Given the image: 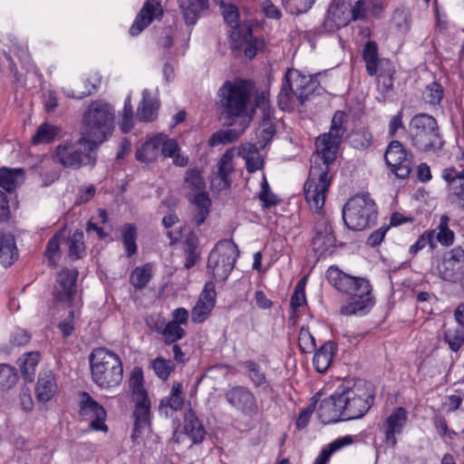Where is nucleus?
<instances>
[{"label": "nucleus", "instance_id": "1", "mask_svg": "<svg viewBox=\"0 0 464 464\" xmlns=\"http://www.w3.org/2000/svg\"><path fill=\"white\" fill-rule=\"evenodd\" d=\"M326 279L338 292L349 295L340 308L343 315H365L375 304L370 281L364 277L353 276L338 266H331L326 271Z\"/></svg>", "mask_w": 464, "mask_h": 464}, {"label": "nucleus", "instance_id": "2", "mask_svg": "<svg viewBox=\"0 0 464 464\" xmlns=\"http://www.w3.org/2000/svg\"><path fill=\"white\" fill-rule=\"evenodd\" d=\"M253 91V82L240 78L226 81L218 89V97L226 125L232 126L237 121H250L248 111Z\"/></svg>", "mask_w": 464, "mask_h": 464}, {"label": "nucleus", "instance_id": "3", "mask_svg": "<svg viewBox=\"0 0 464 464\" xmlns=\"http://www.w3.org/2000/svg\"><path fill=\"white\" fill-rule=\"evenodd\" d=\"M342 403L343 420H350L363 417L373 405L375 390L364 380L345 381L337 387Z\"/></svg>", "mask_w": 464, "mask_h": 464}, {"label": "nucleus", "instance_id": "4", "mask_svg": "<svg viewBox=\"0 0 464 464\" xmlns=\"http://www.w3.org/2000/svg\"><path fill=\"white\" fill-rule=\"evenodd\" d=\"M408 136L411 146L420 152L438 155L445 145L438 121L432 115L424 112L418 113L411 119Z\"/></svg>", "mask_w": 464, "mask_h": 464}, {"label": "nucleus", "instance_id": "5", "mask_svg": "<svg viewBox=\"0 0 464 464\" xmlns=\"http://www.w3.org/2000/svg\"><path fill=\"white\" fill-rule=\"evenodd\" d=\"M90 367L93 382L101 389L119 386L123 379L121 359L104 347L94 349L90 356Z\"/></svg>", "mask_w": 464, "mask_h": 464}, {"label": "nucleus", "instance_id": "6", "mask_svg": "<svg viewBox=\"0 0 464 464\" xmlns=\"http://www.w3.org/2000/svg\"><path fill=\"white\" fill-rule=\"evenodd\" d=\"M99 146L84 135L76 140L62 141L54 150L53 160L63 168L79 169L83 166L93 168L97 161Z\"/></svg>", "mask_w": 464, "mask_h": 464}, {"label": "nucleus", "instance_id": "7", "mask_svg": "<svg viewBox=\"0 0 464 464\" xmlns=\"http://www.w3.org/2000/svg\"><path fill=\"white\" fill-rule=\"evenodd\" d=\"M114 120V109L110 103L102 100L93 101L83 113L82 135L100 146L111 135Z\"/></svg>", "mask_w": 464, "mask_h": 464}, {"label": "nucleus", "instance_id": "8", "mask_svg": "<svg viewBox=\"0 0 464 464\" xmlns=\"http://www.w3.org/2000/svg\"><path fill=\"white\" fill-rule=\"evenodd\" d=\"M222 7L224 20L232 29L229 35L231 50L243 52L247 58L253 59L265 48L264 41L253 35L251 26L239 24L240 14L237 5L229 4Z\"/></svg>", "mask_w": 464, "mask_h": 464}, {"label": "nucleus", "instance_id": "9", "mask_svg": "<svg viewBox=\"0 0 464 464\" xmlns=\"http://www.w3.org/2000/svg\"><path fill=\"white\" fill-rule=\"evenodd\" d=\"M343 220L347 228L362 231L375 224L378 208L368 193L357 194L343 205Z\"/></svg>", "mask_w": 464, "mask_h": 464}, {"label": "nucleus", "instance_id": "10", "mask_svg": "<svg viewBox=\"0 0 464 464\" xmlns=\"http://www.w3.org/2000/svg\"><path fill=\"white\" fill-rule=\"evenodd\" d=\"M314 157L308 179L304 185V198L314 215L324 212L323 207L325 203V195L332 183L331 165Z\"/></svg>", "mask_w": 464, "mask_h": 464}, {"label": "nucleus", "instance_id": "11", "mask_svg": "<svg viewBox=\"0 0 464 464\" xmlns=\"http://www.w3.org/2000/svg\"><path fill=\"white\" fill-rule=\"evenodd\" d=\"M347 121L348 116L343 111H336L334 113L329 131L319 135L315 140V152L313 157L325 163H334L346 131Z\"/></svg>", "mask_w": 464, "mask_h": 464}, {"label": "nucleus", "instance_id": "12", "mask_svg": "<svg viewBox=\"0 0 464 464\" xmlns=\"http://www.w3.org/2000/svg\"><path fill=\"white\" fill-rule=\"evenodd\" d=\"M238 256V246L232 239L220 240L208 255L207 268L216 278L226 281Z\"/></svg>", "mask_w": 464, "mask_h": 464}, {"label": "nucleus", "instance_id": "13", "mask_svg": "<svg viewBox=\"0 0 464 464\" xmlns=\"http://www.w3.org/2000/svg\"><path fill=\"white\" fill-rule=\"evenodd\" d=\"M332 223L333 220L326 212H318L314 216L311 245L318 258L332 255L336 247L337 240Z\"/></svg>", "mask_w": 464, "mask_h": 464}, {"label": "nucleus", "instance_id": "14", "mask_svg": "<svg viewBox=\"0 0 464 464\" xmlns=\"http://www.w3.org/2000/svg\"><path fill=\"white\" fill-rule=\"evenodd\" d=\"M384 160L390 170L399 179L409 178L413 166V154L397 140H392L385 150Z\"/></svg>", "mask_w": 464, "mask_h": 464}, {"label": "nucleus", "instance_id": "15", "mask_svg": "<svg viewBox=\"0 0 464 464\" xmlns=\"http://www.w3.org/2000/svg\"><path fill=\"white\" fill-rule=\"evenodd\" d=\"M441 178L446 182L448 201L464 211V167L445 168Z\"/></svg>", "mask_w": 464, "mask_h": 464}, {"label": "nucleus", "instance_id": "16", "mask_svg": "<svg viewBox=\"0 0 464 464\" xmlns=\"http://www.w3.org/2000/svg\"><path fill=\"white\" fill-rule=\"evenodd\" d=\"M227 402L245 416L253 417L258 412L256 395L247 387L235 385L225 392Z\"/></svg>", "mask_w": 464, "mask_h": 464}, {"label": "nucleus", "instance_id": "17", "mask_svg": "<svg viewBox=\"0 0 464 464\" xmlns=\"http://www.w3.org/2000/svg\"><path fill=\"white\" fill-rule=\"evenodd\" d=\"M438 272L445 281L456 283L464 277V249L456 246L444 253Z\"/></svg>", "mask_w": 464, "mask_h": 464}, {"label": "nucleus", "instance_id": "18", "mask_svg": "<svg viewBox=\"0 0 464 464\" xmlns=\"http://www.w3.org/2000/svg\"><path fill=\"white\" fill-rule=\"evenodd\" d=\"M80 398L79 413L84 419L91 420L90 429L107 432L108 426L105 424L107 412L104 407L96 401L87 392H82Z\"/></svg>", "mask_w": 464, "mask_h": 464}, {"label": "nucleus", "instance_id": "19", "mask_svg": "<svg viewBox=\"0 0 464 464\" xmlns=\"http://www.w3.org/2000/svg\"><path fill=\"white\" fill-rule=\"evenodd\" d=\"M78 272L68 268L63 269L56 276L53 289V298L56 303L72 306L76 295V280Z\"/></svg>", "mask_w": 464, "mask_h": 464}, {"label": "nucleus", "instance_id": "20", "mask_svg": "<svg viewBox=\"0 0 464 464\" xmlns=\"http://www.w3.org/2000/svg\"><path fill=\"white\" fill-rule=\"evenodd\" d=\"M134 402L132 412L133 429L130 435L132 442H138L143 430L151 427L150 400L148 397L131 400Z\"/></svg>", "mask_w": 464, "mask_h": 464}, {"label": "nucleus", "instance_id": "21", "mask_svg": "<svg viewBox=\"0 0 464 464\" xmlns=\"http://www.w3.org/2000/svg\"><path fill=\"white\" fill-rule=\"evenodd\" d=\"M163 10L160 3L156 0H147L138 13L129 33L131 36L139 35L147 28L156 16H162Z\"/></svg>", "mask_w": 464, "mask_h": 464}, {"label": "nucleus", "instance_id": "22", "mask_svg": "<svg viewBox=\"0 0 464 464\" xmlns=\"http://www.w3.org/2000/svg\"><path fill=\"white\" fill-rule=\"evenodd\" d=\"M285 73L290 74L288 82L293 83L295 96L303 105L308 100L309 95L315 91L316 82L311 76L302 74L298 70L287 69Z\"/></svg>", "mask_w": 464, "mask_h": 464}, {"label": "nucleus", "instance_id": "23", "mask_svg": "<svg viewBox=\"0 0 464 464\" xmlns=\"http://www.w3.org/2000/svg\"><path fill=\"white\" fill-rule=\"evenodd\" d=\"M340 395H337V389L328 398L323 400L318 408L317 415L320 420L324 423L343 421L342 403H339Z\"/></svg>", "mask_w": 464, "mask_h": 464}, {"label": "nucleus", "instance_id": "24", "mask_svg": "<svg viewBox=\"0 0 464 464\" xmlns=\"http://www.w3.org/2000/svg\"><path fill=\"white\" fill-rule=\"evenodd\" d=\"M408 420L407 411L402 407L396 408L387 418L383 429L385 441L394 447L397 444L396 435L401 434Z\"/></svg>", "mask_w": 464, "mask_h": 464}, {"label": "nucleus", "instance_id": "25", "mask_svg": "<svg viewBox=\"0 0 464 464\" xmlns=\"http://www.w3.org/2000/svg\"><path fill=\"white\" fill-rule=\"evenodd\" d=\"M184 430L193 444H200L205 440L207 431L192 408L184 414Z\"/></svg>", "mask_w": 464, "mask_h": 464}, {"label": "nucleus", "instance_id": "26", "mask_svg": "<svg viewBox=\"0 0 464 464\" xmlns=\"http://www.w3.org/2000/svg\"><path fill=\"white\" fill-rule=\"evenodd\" d=\"M19 257L14 236L10 232L0 231V263L11 266Z\"/></svg>", "mask_w": 464, "mask_h": 464}, {"label": "nucleus", "instance_id": "27", "mask_svg": "<svg viewBox=\"0 0 464 464\" xmlns=\"http://www.w3.org/2000/svg\"><path fill=\"white\" fill-rule=\"evenodd\" d=\"M184 21L187 25H195L200 13L209 8L208 0H179Z\"/></svg>", "mask_w": 464, "mask_h": 464}, {"label": "nucleus", "instance_id": "28", "mask_svg": "<svg viewBox=\"0 0 464 464\" xmlns=\"http://www.w3.org/2000/svg\"><path fill=\"white\" fill-rule=\"evenodd\" d=\"M57 384L51 371L41 372L35 386L36 399L40 402L49 401L56 393Z\"/></svg>", "mask_w": 464, "mask_h": 464}, {"label": "nucleus", "instance_id": "29", "mask_svg": "<svg viewBox=\"0 0 464 464\" xmlns=\"http://www.w3.org/2000/svg\"><path fill=\"white\" fill-rule=\"evenodd\" d=\"M276 133V118L275 113L271 114V111H266L265 115L261 116L258 128V145L259 148L265 149L274 139Z\"/></svg>", "mask_w": 464, "mask_h": 464}, {"label": "nucleus", "instance_id": "30", "mask_svg": "<svg viewBox=\"0 0 464 464\" xmlns=\"http://www.w3.org/2000/svg\"><path fill=\"white\" fill-rule=\"evenodd\" d=\"M336 351L337 346L334 341L325 342L318 350H316L313 359V364L315 371L318 372H326L332 363Z\"/></svg>", "mask_w": 464, "mask_h": 464}, {"label": "nucleus", "instance_id": "31", "mask_svg": "<svg viewBox=\"0 0 464 464\" xmlns=\"http://www.w3.org/2000/svg\"><path fill=\"white\" fill-rule=\"evenodd\" d=\"M248 125L249 120H245L239 121L240 130L226 129L215 131L208 139V145L210 147H217L221 144L235 142L238 140L240 135L248 127Z\"/></svg>", "mask_w": 464, "mask_h": 464}, {"label": "nucleus", "instance_id": "32", "mask_svg": "<svg viewBox=\"0 0 464 464\" xmlns=\"http://www.w3.org/2000/svg\"><path fill=\"white\" fill-rule=\"evenodd\" d=\"M160 102L151 96L147 89L142 92V100L139 104L137 116L141 121H152L157 116Z\"/></svg>", "mask_w": 464, "mask_h": 464}, {"label": "nucleus", "instance_id": "33", "mask_svg": "<svg viewBox=\"0 0 464 464\" xmlns=\"http://www.w3.org/2000/svg\"><path fill=\"white\" fill-rule=\"evenodd\" d=\"M24 169L22 168L9 169L6 167L0 169V187L7 192H12L24 180Z\"/></svg>", "mask_w": 464, "mask_h": 464}, {"label": "nucleus", "instance_id": "34", "mask_svg": "<svg viewBox=\"0 0 464 464\" xmlns=\"http://www.w3.org/2000/svg\"><path fill=\"white\" fill-rule=\"evenodd\" d=\"M199 239L194 231H190L184 241V253L186 261L184 267L186 269L192 268L200 258V251L198 250Z\"/></svg>", "mask_w": 464, "mask_h": 464}, {"label": "nucleus", "instance_id": "35", "mask_svg": "<svg viewBox=\"0 0 464 464\" xmlns=\"http://www.w3.org/2000/svg\"><path fill=\"white\" fill-rule=\"evenodd\" d=\"M442 340L451 352L458 353L464 346V325L457 324L444 328Z\"/></svg>", "mask_w": 464, "mask_h": 464}, {"label": "nucleus", "instance_id": "36", "mask_svg": "<svg viewBox=\"0 0 464 464\" xmlns=\"http://www.w3.org/2000/svg\"><path fill=\"white\" fill-rule=\"evenodd\" d=\"M121 241L127 257H131L138 252V229L135 224L127 223L121 229Z\"/></svg>", "mask_w": 464, "mask_h": 464}, {"label": "nucleus", "instance_id": "37", "mask_svg": "<svg viewBox=\"0 0 464 464\" xmlns=\"http://www.w3.org/2000/svg\"><path fill=\"white\" fill-rule=\"evenodd\" d=\"M233 158L228 152H226L218 160L217 178L219 179L218 184L219 190L227 189L231 186L229 174L233 171Z\"/></svg>", "mask_w": 464, "mask_h": 464}, {"label": "nucleus", "instance_id": "38", "mask_svg": "<svg viewBox=\"0 0 464 464\" xmlns=\"http://www.w3.org/2000/svg\"><path fill=\"white\" fill-rule=\"evenodd\" d=\"M353 442V438L352 435H346L333 440L331 443L323 448L315 459L314 464H327L333 453L345 446L352 444Z\"/></svg>", "mask_w": 464, "mask_h": 464}, {"label": "nucleus", "instance_id": "39", "mask_svg": "<svg viewBox=\"0 0 464 464\" xmlns=\"http://www.w3.org/2000/svg\"><path fill=\"white\" fill-rule=\"evenodd\" d=\"M362 59L366 63V72L374 76L378 72L379 58L378 44L374 41H368L362 50Z\"/></svg>", "mask_w": 464, "mask_h": 464}, {"label": "nucleus", "instance_id": "40", "mask_svg": "<svg viewBox=\"0 0 464 464\" xmlns=\"http://www.w3.org/2000/svg\"><path fill=\"white\" fill-rule=\"evenodd\" d=\"M159 142V136H155L143 143L136 151V160L142 162H151L155 160L160 154Z\"/></svg>", "mask_w": 464, "mask_h": 464}, {"label": "nucleus", "instance_id": "41", "mask_svg": "<svg viewBox=\"0 0 464 464\" xmlns=\"http://www.w3.org/2000/svg\"><path fill=\"white\" fill-rule=\"evenodd\" d=\"M151 277V266L150 264H146L142 266H137L134 268L130 276V283L135 289L140 290L147 286Z\"/></svg>", "mask_w": 464, "mask_h": 464}, {"label": "nucleus", "instance_id": "42", "mask_svg": "<svg viewBox=\"0 0 464 464\" xmlns=\"http://www.w3.org/2000/svg\"><path fill=\"white\" fill-rule=\"evenodd\" d=\"M336 11L337 6L331 5L327 10L322 24L319 26H316L314 29L309 30L308 34H313L314 36H318L327 32H334L336 29H338L340 27V24H337L334 19Z\"/></svg>", "mask_w": 464, "mask_h": 464}, {"label": "nucleus", "instance_id": "43", "mask_svg": "<svg viewBox=\"0 0 464 464\" xmlns=\"http://www.w3.org/2000/svg\"><path fill=\"white\" fill-rule=\"evenodd\" d=\"M40 353H28L24 355L21 364V373L25 382H32L34 380L36 366L39 362Z\"/></svg>", "mask_w": 464, "mask_h": 464}, {"label": "nucleus", "instance_id": "44", "mask_svg": "<svg viewBox=\"0 0 464 464\" xmlns=\"http://www.w3.org/2000/svg\"><path fill=\"white\" fill-rule=\"evenodd\" d=\"M289 77V73H285L281 90L277 96V105L282 111L292 109V102L293 96H295V90L293 83L288 82Z\"/></svg>", "mask_w": 464, "mask_h": 464}, {"label": "nucleus", "instance_id": "45", "mask_svg": "<svg viewBox=\"0 0 464 464\" xmlns=\"http://www.w3.org/2000/svg\"><path fill=\"white\" fill-rule=\"evenodd\" d=\"M450 218L447 215H442L440 218V223L437 227L438 232L435 231L436 243L439 242L444 246H450L454 243V232L449 227Z\"/></svg>", "mask_w": 464, "mask_h": 464}, {"label": "nucleus", "instance_id": "46", "mask_svg": "<svg viewBox=\"0 0 464 464\" xmlns=\"http://www.w3.org/2000/svg\"><path fill=\"white\" fill-rule=\"evenodd\" d=\"M129 386L131 391V400L149 396L144 387V378L140 368H134L131 372Z\"/></svg>", "mask_w": 464, "mask_h": 464}, {"label": "nucleus", "instance_id": "47", "mask_svg": "<svg viewBox=\"0 0 464 464\" xmlns=\"http://www.w3.org/2000/svg\"><path fill=\"white\" fill-rule=\"evenodd\" d=\"M18 372L14 366L0 363V390L6 391L13 388L18 381Z\"/></svg>", "mask_w": 464, "mask_h": 464}, {"label": "nucleus", "instance_id": "48", "mask_svg": "<svg viewBox=\"0 0 464 464\" xmlns=\"http://www.w3.org/2000/svg\"><path fill=\"white\" fill-rule=\"evenodd\" d=\"M67 244L69 246V257L72 260L81 258L82 254L84 252L83 231L82 229H76L72 235L68 237Z\"/></svg>", "mask_w": 464, "mask_h": 464}, {"label": "nucleus", "instance_id": "49", "mask_svg": "<svg viewBox=\"0 0 464 464\" xmlns=\"http://www.w3.org/2000/svg\"><path fill=\"white\" fill-rule=\"evenodd\" d=\"M58 131L59 130L57 128L47 123H43L38 127L35 134L33 136L32 143L35 145L50 143L54 140Z\"/></svg>", "mask_w": 464, "mask_h": 464}, {"label": "nucleus", "instance_id": "50", "mask_svg": "<svg viewBox=\"0 0 464 464\" xmlns=\"http://www.w3.org/2000/svg\"><path fill=\"white\" fill-rule=\"evenodd\" d=\"M350 142L354 149L365 150L372 145V134L368 129L360 128L352 133Z\"/></svg>", "mask_w": 464, "mask_h": 464}, {"label": "nucleus", "instance_id": "51", "mask_svg": "<svg viewBox=\"0 0 464 464\" xmlns=\"http://www.w3.org/2000/svg\"><path fill=\"white\" fill-rule=\"evenodd\" d=\"M60 237L61 234L56 233L47 242L44 256L47 259V264L51 267L56 266L60 258Z\"/></svg>", "mask_w": 464, "mask_h": 464}, {"label": "nucleus", "instance_id": "52", "mask_svg": "<svg viewBox=\"0 0 464 464\" xmlns=\"http://www.w3.org/2000/svg\"><path fill=\"white\" fill-rule=\"evenodd\" d=\"M242 365L248 371V378L256 388L267 383L265 372H261L260 365L251 360L242 362Z\"/></svg>", "mask_w": 464, "mask_h": 464}, {"label": "nucleus", "instance_id": "53", "mask_svg": "<svg viewBox=\"0 0 464 464\" xmlns=\"http://www.w3.org/2000/svg\"><path fill=\"white\" fill-rule=\"evenodd\" d=\"M163 342L167 345L175 343L186 335V331L177 322H169L162 333Z\"/></svg>", "mask_w": 464, "mask_h": 464}, {"label": "nucleus", "instance_id": "54", "mask_svg": "<svg viewBox=\"0 0 464 464\" xmlns=\"http://www.w3.org/2000/svg\"><path fill=\"white\" fill-rule=\"evenodd\" d=\"M184 183L195 193L205 191L206 188L204 179L198 169H190L186 171Z\"/></svg>", "mask_w": 464, "mask_h": 464}, {"label": "nucleus", "instance_id": "55", "mask_svg": "<svg viewBox=\"0 0 464 464\" xmlns=\"http://www.w3.org/2000/svg\"><path fill=\"white\" fill-rule=\"evenodd\" d=\"M423 100L430 105H439L443 99V87L437 82H432L425 87L422 93Z\"/></svg>", "mask_w": 464, "mask_h": 464}, {"label": "nucleus", "instance_id": "56", "mask_svg": "<svg viewBox=\"0 0 464 464\" xmlns=\"http://www.w3.org/2000/svg\"><path fill=\"white\" fill-rule=\"evenodd\" d=\"M305 285L306 277L301 278L295 285L290 300V306L293 313H296L299 307L306 304Z\"/></svg>", "mask_w": 464, "mask_h": 464}, {"label": "nucleus", "instance_id": "57", "mask_svg": "<svg viewBox=\"0 0 464 464\" xmlns=\"http://www.w3.org/2000/svg\"><path fill=\"white\" fill-rule=\"evenodd\" d=\"M426 246H429L431 250L436 248L437 243L435 240V229L425 231L422 235H420L417 241L410 247V253L416 255Z\"/></svg>", "mask_w": 464, "mask_h": 464}, {"label": "nucleus", "instance_id": "58", "mask_svg": "<svg viewBox=\"0 0 464 464\" xmlns=\"http://www.w3.org/2000/svg\"><path fill=\"white\" fill-rule=\"evenodd\" d=\"M151 367L155 374L161 380L165 381L169 378L170 372L174 371L175 364L170 360L162 357H157L151 362Z\"/></svg>", "mask_w": 464, "mask_h": 464}, {"label": "nucleus", "instance_id": "59", "mask_svg": "<svg viewBox=\"0 0 464 464\" xmlns=\"http://www.w3.org/2000/svg\"><path fill=\"white\" fill-rule=\"evenodd\" d=\"M315 0H282L285 9L291 14L306 13L314 4Z\"/></svg>", "mask_w": 464, "mask_h": 464}, {"label": "nucleus", "instance_id": "60", "mask_svg": "<svg viewBox=\"0 0 464 464\" xmlns=\"http://www.w3.org/2000/svg\"><path fill=\"white\" fill-rule=\"evenodd\" d=\"M298 344L302 353H308L315 351V338L307 328L302 327L299 332Z\"/></svg>", "mask_w": 464, "mask_h": 464}, {"label": "nucleus", "instance_id": "61", "mask_svg": "<svg viewBox=\"0 0 464 464\" xmlns=\"http://www.w3.org/2000/svg\"><path fill=\"white\" fill-rule=\"evenodd\" d=\"M213 308V303H204L202 299H198L192 309V321L197 324L204 322Z\"/></svg>", "mask_w": 464, "mask_h": 464}, {"label": "nucleus", "instance_id": "62", "mask_svg": "<svg viewBox=\"0 0 464 464\" xmlns=\"http://www.w3.org/2000/svg\"><path fill=\"white\" fill-rule=\"evenodd\" d=\"M258 198L263 202V207L265 208H270L271 207L276 206L278 203L276 196L271 191L265 176L263 177V180L261 182V191Z\"/></svg>", "mask_w": 464, "mask_h": 464}, {"label": "nucleus", "instance_id": "63", "mask_svg": "<svg viewBox=\"0 0 464 464\" xmlns=\"http://www.w3.org/2000/svg\"><path fill=\"white\" fill-rule=\"evenodd\" d=\"M159 136L160 152L166 158H172L179 150L177 141L164 135Z\"/></svg>", "mask_w": 464, "mask_h": 464}, {"label": "nucleus", "instance_id": "64", "mask_svg": "<svg viewBox=\"0 0 464 464\" xmlns=\"http://www.w3.org/2000/svg\"><path fill=\"white\" fill-rule=\"evenodd\" d=\"M316 403L317 401H314L301 411L295 421L297 430H303L307 426L313 412L316 409Z\"/></svg>", "mask_w": 464, "mask_h": 464}]
</instances>
